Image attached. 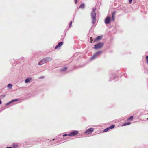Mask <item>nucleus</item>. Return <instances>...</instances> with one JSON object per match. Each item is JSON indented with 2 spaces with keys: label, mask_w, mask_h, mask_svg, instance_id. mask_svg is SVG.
<instances>
[{
  "label": "nucleus",
  "mask_w": 148,
  "mask_h": 148,
  "mask_svg": "<svg viewBox=\"0 0 148 148\" xmlns=\"http://www.w3.org/2000/svg\"><path fill=\"white\" fill-rule=\"evenodd\" d=\"M104 45V43L102 42H99L94 45V49H97L101 48Z\"/></svg>",
  "instance_id": "1"
},
{
  "label": "nucleus",
  "mask_w": 148,
  "mask_h": 148,
  "mask_svg": "<svg viewBox=\"0 0 148 148\" xmlns=\"http://www.w3.org/2000/svg\"><path fill=\"white\" fill-rule=\"evenodd\" d=\"M79 132L77 131H73L71 132L68 134V136H72L76 135L78 134Z\"/></svg>",
  "instance_id": "2"
},
{
  "label": "nucleus",
  "mask_w": 148,
  "mask_h": 148,
  "mask_svg": "<svg viewBox=\"0 0 148 148\" xmlns=\"http://www.w3.org/2000/svg\"><path fill=\"white\" fill-rule=\"evenodd\" d=\"M94 131V128H90L87 130L85 132V133H87L88 134H89L92 133Z\"/></svg>",
  "instance_id": "3"
},
{
  "label": "nucleus",
  "mask_w": 148,
  "mask_h": 148,
  "mask_svg": "<svg viewBox=\"0 0 148 148\" xmlns=\"http://www.w3.org/2000/svg\"><path fill=\"white\" fill-rule=\"evenodd\" d=\"M101 53H102L101 51H98V52L94 54V55H93V56H92V57H91V59L92 60L94 59L96 57H97L98 54H101Z\"/></svg>",
  "instance_id": "4"
},
{
  "label": "nucleus",
  "mask_w": 148,
  "mask_h": 148,
  "mask_svg": "<svg viewBox=\"0 0 148 148\" xmlns=\"http://www.w3.org/2000/svg\"><path fill=\"white\" fill-rule=\"evenodd\" d=\"M43 60H44V61L45 62V63H46L51 61L52 60V58L50 57H47L43 58Z\"/></svg>",
  "instance_id": "5"
},
{
  "label": "nucleus",
  "mask_w": 148,
  "mask_h": 148,
  "mask_svg": "<svg viewBox=\"0 0 148 148\" xmlns=\"http://www.w3.org/2000/svg\"><path fill=\"white\" fill-rule=\"evenodd\" d=\"M115 127V125H112L108 128L105 129L103 131V132H107L110 129L113 128Z\"/></svg>",
  "instance_id": "6"
},
{
  "label": "nucleus",
  "mask_w": 148,
  "mask_h": 148,
  "mask_svg": "<svg viewBox=\"0 0 148 148\" xmlns=\"http://www.w3.org/2000/svg\"><path fill=\"white\" fill-rule=\"evenodd\" d=\"M63 42H59L58 45L55 47V49H60V47L63 44Z\"/></svg>",
  "instance_id": "7"
},
{
  "label": "nucleus",
  "mask_w": 148,
  "mask_h": 148,
  "mask_svg": "<svg viewBox=\"0 0 148 148\" xmlns=\"http://www.w3.org/2000/svg\"><path fill=\"white\" fill-rule=\"evenodd\" d=\"M106 24H108L110 22V18L109 17H107L105 21Z\"/></svg>",
  "instance_id": "8"
},
{
  "label": "nucleus",
  "mask_w": 148,
  "mask_h": 148,
  "mask_svg": "<svg viewBox=\"0 0 148 148\" xmlns=\"http://www.w3.org/2000/svg\"><path fill=\"white\" fill-rule=\"evenodd\" d=\"M116 11H115L113 12L112 13V20L113 21H114L115 20V15L116 14Z\"/></svg>",
  "instance_id": "9"
},
{
  "label": "nucleus",
  "mask_w": 148,
  "mask_h": 148,
  "mask_svg": "<svg viewBox=\"0 0 148 148\" xmlns=\"http://www.w3.org/2000/svg\"><path fill=\"white\" fill-rule=\"evenodd\" d=\"M102 38V36H98L97 37L96 39L94 40V42H97L99 40H101Z\"/></svg>",
  "instance_id": "10"
},
{
  "label": "nucleus",
  "mask_w": 148,
  "mask_h": 148,
  "mask_svg": "<svg viewBox=\"0 0 148 148\" xmlns=\"http://www.w3.org/2000/svg\"><path fill=\"white\" fill-rule=\"evenodd\" d=\"M91 16L92 17H96V14L95 13V12L92 11L91 13Z\"/></svg>",
  "instance_id": "11"
},
{
  "label": "nucleus",
  "mask_w": 148,
  "mask_h": 148,
  "mask_svg": "<svg viewBox=\"0 0 148 148\" xmlns=\"http://www.w3.org/2000/svg\"><path fill=\"white\" fill-rule=\"evenodd\" d=\"M92 23L93 25L96 22V17H92Z\"/></svg>",
  "instance_id": "12"
},
{
  "label": "nucleus",
  "mask_w": 148,
  "mask_h": 148,
  "mask_svg": "<svg viewBox=\"0 0 148 148\" xmlns=\"http://www.w3.org/2000/svg\"><path fill=\"white\" fill-rule=\"evenodd\" d=\"M45 63V62L44 61V60L42 59L39 62L38 64L39 65H42L43 64Z\"/></svg>",
  "instance_id": "13"
},
{
  "label": "nucleus",
  "mask_w": 148,
  "mask_h": 148,
  "mask_svg": "<svg viewBox=\"0 0 148 148\" xmlns=\"http://www.w3.org/2000/svg\"><path fill=\"white\" fill-rule=\"evenodd\" d=\"M31 80V79L30 78H27L25 80V82L26 83H27L28 82H29Z\"/></svg>",
  "instance_id": "14"
},
{
  "label": "nucleus",
  "mask_w": 148,
  "mask_h": 148,
  "mask_svg": "<svg viewBox=\"0 0 148 148\" xmlns=\"http://www.w3.org/2000/svg\"><path fill=\"white\" fill-rule=\"evenodd\" d=\"M84 7V4L83 3H82L79 7V8H83Z\"/></svg>",
  "instance_id": "15"
},
{
  "label": "nucleus",
  "mask_w": 148,
  "mask_h": 148,
  "mask_svg": "<svg viewBox=\"0 0 148 148\" xmlns=\"http://www.w3.org/2000/svg\"><path fill=\"white\" fill-rule=\"evenodd\" d=\"M12 84H8L7 86V87L8 88H11L12 87Z\"/></svg>",
  "instance_id": "16"
},
{
  "label": "nucleus",
  "mask_w": 148,
  "mask_h": 148,
  "mask_svg": "<svg viewBox=\"0 0 148 148\" xmlns=\"http://www.w3.org/2000/svg\"><path fill=\"white\" fill-rule=\"evenodd\" d=\"M133 118V116H130L128 119V121H132Z\"/></svg>",
  "instance_id": "17"
},
{
  "label": "nucleus",
  "mask_w": 148,
  "mask_h": 148,
  "mask_svg": "<svg viewBox=\"0 0 148 148\" xmlns=\"http://www.w3.org/2000/svg\"><path fill=\"white\" fill-rule=\"evenodd\" d=\"M67 69V67H64L63 69H62L61 70V71H64L66 70Z\"/></svg>",
  "instance_id": "18"
},
{
  "label": "nucleus",
  "mask_w": 148,
  "mask_h": 148,
  "mask_svg": "<svg viewBox=\"0 0 148 148\" xmlns=\"http://www.w3.org/2000/svg\"><path fill=\"white\" fill-rule=\"evenodd\" d=\"M130 124V122H128L127 123H124V124L123 125L125 126V125H129Z\"/></svg>",
  "instance_id": "19"
},
{
  "label": "nucleus",
  "mask_w": 148,
  "mask_h": 148,
  "mask_svg": "<svg viewBox=\"0 0 148 148\" xmlns=\"http://www.w3.org/2000/svg\"><path fill=\"white\" fill-rule=\"evenodd\" d=\"M18 100V99H13L11 101H10V102H12L16 101Z\"/></svg>",
  "instance_id": "20"
},
{
  "label": "nucleus",
  "mask_w": 148,
  "mask_h": 148,
  "mask_svg": "<svg viewBox=\"0 0 148 148\" xmlns=\"http://www.w3.org/2000/svg\"><path fill=\"white\" fill-rule=\"evenodd\" d=\"M72 21H71L70 23H69V27H71V25H72Z\"/></svg>",
  "instance_id": "21"
},
{
  "label": "nucleus",
  "mask_w": 148,
  "mask_h": 148,
  "mask_svg": "<svg viewBox=\"0 0 148 148\" xmlns=\"http://www.w3.org/2000/svg\"><path fill=\"white\" fill-rule=\"evenodd\" d=\"M96 10V9L95 8H94L93 9V11L92 12H95V11Z\"/></svg>",
  "instance_id": "22"
},
{
  "label": "nucleus",
  "mask_w": 148,
  "mask_h": 148,
  "mask_svg": "<svg viewBox=\"0 0 148 148\" xmlns=\"http://www.w3.org/2000/svg\"><path fill=\"white\" fill-rule=\"evenodd\" d=\"M132 1V0H129V3H130V4L131 3Z\"/></svg>",
  "instance_id": "23"
},
{
  "label": "nucleus",
  "mask_w": 148,
  "mask_h": 148,
  "mask_svg": "<svg viewBox=\"0 0 148 148\" xmlns=\"http://www.w3.org/2000/svg\"><path fill=\"white\" fill-rule=\"evenodd\" d=\"M67 135H67V134H64V135H63V137H65V136H67Z\"/></svg>",
  "instance_id": "24"
},
{
  "label": "nucleus",
  "mask_w": 148,
  "mask_h": 148,
  "mask_svg": "<svg viewBox=\"0 0 148 148\" xmlns=\"http://www.w3.org/2000/svg\"><path fill=\"white\" fill-rule=\"evenodd\" d=\"M75 2V4H76L77 2V0H74Z\"/></svg>",
  "instance_id": "25"
},
{
  "label": "nucleus",
  "mask_w": 148,
  "mask_h": 148,
  "mask_svg": "<svg viewBox=\"0 0 148 148\" xmlns=\"http://www.w3.org/2000/svg\"><path fill=\"white\" fill-rule=\"evenodd\" d=\"M146 59L147 60H148V56H147L146 57Z\"/></svg>",
  "instance_id": "26"
},
{
  "label": "nucleus",
  "mask_w": 148,
  "mask_h": 148,
  "mask_svg": "<svg viewBox=\"0 0 148 148\" xmlns=\"http://www.w3.org/2000/svg\"><path fill=\"white\" fill-rule=\"evenodd\" d=\"M11 102H10H10H9V103H8L7 104V105H8L9 104H10V103H11Z\"/></svg>",
  "instance_id": "27"
},
{
  "label": "nucleus",
  "mask_w": 148,
  "mask_h": 148,
  "mask_svg": "<svg viewBox=\"0 0 148 148\" xmlns=\"http://www.w3.org/2000/svg\"><path fill=\"white\" fill-rule=\"evenodd\" d=\"M7 148H15V147L12 148V147H7Z\"/></svg>",
  "instance_id": "28"
},
{
  "label": "nucleus",
  "mask_w": 148,
  "mask_h": 148,
  "mask_svg": "<svg viewBox=\"0 0 148 148\" xmlns=\"http://www.w3.org/2000/svg\"><path fill=\"white\" fill-rule=\"evenodd\" d=\"M92 37H91L90 38V39H91V42H92V41H93V40H92Z\"/></svg>",
  "instance_id": "29"
},
{
  "label": "nucleus",
  "mask_w": 148,
  "mask_h": 148,
  "mask_svg": "<svg viewBox=\"0 0 148 148\" xmlns=\"http://www.w3.org/2000/svg\"><path fill=\"white\" fill-rule=\"evenodd\" d=\"M1 100L0 99V105L1 104Z\"/></svg>",
  "instance_id": "30"
},
{
  "label": "nucleus",
  "mask_w": 148,
  "mask_h": 148,
  "mask_svg": "<svg viewBox=\"0 0 148 148\" xmlns=\"http://www.w3.org/2000/svg\"><path fill=\"white\" fill-rule=\"evenodd\" d=\"M147 62L148 63V60H147Z\"/></svg>",
  "instance_id": "31"
},
{
  "label": "nucleus",
  "mask_w": 148,
  "mask_h": 148,
  "mask_svg": "<svg viewBox=\"0 0 148 148\" xmlns=\"http://www.w3.org/2000/svg\"><path fill=\"white\" fill-rule=\"evenodd\" d=\"M147 120H148V118H147Z\"/></svg>",
  "instance_id": "32"
},
{
  "label": "nucleus",
  "mask_w": 148,
  "mask_h": 148,
  "mask_svg": "<svg viewBox=\"0 0 148 148\" xmlns=\"http://www.w3.org/2000/svg\"><path fill=\"white\" fill-rule=\"evenodd\" d=\"M55 140V139H53V140Z\"/></svg>",
  "instance_id": "33"
}]
</instances>
